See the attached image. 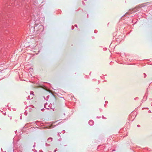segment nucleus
Wrapping results in <instances>:
<instances>
[{"label": "nucleus", "instance_id": "4be33fe9", "mask_svg": "<svg viewBox=\"0 0 152 152\" xmlns=\"http://www.w3.org/2000/svg\"><path fill=\"white\" fill-rule=\"evenodd\" d=\"M83 4L84 5L85 3H84V2L83 1Z\"/></svg>", "mask_w": 152, "mask_h": 152}, {"label": "nucleus", "instance_id": "f8f14e48", "mask_svg": "<svg viewBox=\"0 0 152 152\" xmlns=\"http://www.w3.org/2000/svg\"><path fill=\"white\" fill-rule=\"evenodd\" d=\"M97 32V30H95L94 31V33H96Z\"/></svg>", "mask_w": 152, "mask_h": 152}, {"label": "nucleus", "instance_id": "c9c22d12", "mask_svg": "<svg viewBox=\"0 0 152 152\" xmlns=\"http://www.w3.org/2000/svg\"><path fill=\"white\" fill-rule=\"evenodd\" d=\"M38 122V121H36V122Z\"/></svg>", "mask_w": 152, "mask_h": 152}, {"label": "nucleus", "instance_id": "9b49d317", "mask_svg": "<svg viewBox=\"0 0 152 152\" xmlns=\"http://www.w3.org/2000/svg\"><path fill=\"white\" fill-rule=\"evenodd\" d=\"M60 123H61V122H59L58 124H57L56 125H54V127H55L56 126H57L58 125V124H60Z\"/></svg>", "mask_w": 152, "mask_h": 152}, {"label": "nucleus", "instance_id": "a878e982", "mask_svg": "<svg viewBox=\"0 0 152 152\" xmlns=\"http://www.w3.org/2000/svg\"><path fill=\"white\" fill-rule=\"evenodd\" d=\"M145 108L147 109H148V107L146 108Z\"/></svg>", "mask_w": 152, "mask_h": 152}, {"label": "nucleus", "instance_id": "2eb2a0df", "mask_svg": "<svg viewBox=\"0 0 152 152\" xmlns=\"http://www.w3.org/2000/svg\"><path fill=\"white\" fill-rule=\"evenodd\" d=\"M65 132V131L64 130H63V131H62V133L64 134Z\"/></svg>", "mask_w": 152, "mask_h": 152}, {"label": "nucleus", "instance_id": "a211bd4d", "mask_svg": "<svg viewBox=\"0 0 152 152\" xmlns=\"http://www.w3.org/2000/svg\"><path fill=\"white\" fill-rule=\"evenodd\" d=\"M137 126L138 127H140V125H137Z\"/></svg>", "mask_w": 152, "mask_h": 152}, {"label": "nucleus", "instance_id": "e433bc0d", "mask_svg": "<svg viewBox=\"0 0 152 152\" xmlns=\"http://www.w3.org/2000/svg\"><path fill=\"white\" fill-rule=\"evenodd\" d=\"M143 99H142V100H143Z\"/></svg>", "mask_w": 152, "mask_h": 152}, {"label": "nucleus", "instance_id": "7ed1b4c3", "mask_svg": "<svg viewBox=\"0 0 152 152\" xmlns=\"http://www.w3.org/2000/svg\"><path fill=\"white\" fill-rule=\"evenodd\" d=\"M53 139L52 138H49L48 139V140L49 141H52Z\"/></svg>", "mask_w": 152, "mask_h": 152}, {"label": "nucleus", "instance_id": "bb28decb", "mask_svg": "<svg viewBox=\"0 0 152 152\" xmlns=\"http://www.w3.org/2000/svg\"><path fill=\"white\" fill-rule=\"evenodd\" d=\"M88 15H87V18H88Z\"/></svg>", "mask_w": 152, "mask_h": 152}, {"label": "nucleus", "instance_id": "dca6fc26", "mask_svg": "<svg viewBox=\"0 0 152 152\" xmlns=\"http://www.w3.org/2000/svg\"><path fill=\"white\" fill-rule=\"evenodd\" d=\"M75 27H77V25L75 24Z\"/></svg>", "mask_w": 152, "mask_h": 152}, {"label": "nucleus", "instance_id": "b1692460", "mask_svg": "<svg viewBox=\"0 0 152 152\" xmlns=\"http://www.w3.org/2000/svg\"><path fill=\"white\" fill-rule=\"evenodd\" d=\"M15 133H16L17 132V131H15Z\"/></svg>", "mask_w": 152, "mask_h": 152}, {"label": "nucleus", "instance_id": "c756f323", "mask_svg": "<svg viewBox=\"0 0 152 152\" xmlns=\"http://www.w3.org/2000/svg\"><path fill=\"white\" fill-rule=\"evenodd\" d=\"M151 100L152 101V99H151Z\"/></svg>", "mask_w": 152, "mask_h": 152}, {"label": "nucleus", "instance_id": "f257e3e1", "mask_svg": "<svg viewBox=\"0 0 152 152\" xmlns=\"http://www.w3.org/2000/svg\"><path fill=\"white\" fill-rule=\"evenodd\" d=\"M142 6H140L137 7H135L134 9L132 10L133 11V12H136L138 11L140 9V8L142 7Z\"/></svg>", "mask_w": 152, "mask_h": 152}, {"label": "nucleus", "instance_id": "ddd939ff", "mask_svg": "<svg viewBox=\"0 0 152 152\" xmlns=\"http://www.w3.org/2000/svg\"><path fill=\"white\" fill-rule=\"evenodd\" d=\"M74 26H72V29L73 30V29H74Z\"/></svg>", "mask_w": 152, "mask_h": 152}, {"label": "nucleus", "instance_id": "393cba45", "mask_svg": "<svg viewBox=\"0 0 152 152\" xmlns=\"http://www.w3.org/2000/svg\"><path fill=\"white\" fill-rule=\"evenodd\" d=\"M105 102H106V103H108V102H107V101H105Z\"/></svg>", "mask_w": 152, "mask_h": 152}, {"label": "nucleus", "instance_id": "412c9836", "mask_svg": "<svg viewBox=\"0 0 152 152\" xmlns=\"http://www.w3.org/2000/svg\"><path fill=\"white\" fill-rule=\"evenodd\" d=\"M20 119H22V117H21V116L20 117Z\"/></svg>", "mask_w": 152, "mask_h": 152}, {"label": "nucleus", "instance_id": "2f4dec72", "mask_svg": "<svg viewBox=\"0 0 152 152\" xmlns=\"http://www.w3.org/2000/svg\"><path fill=\"white\" fill-rule=\"evenodd\" d=\"M4 20H3V22H4Z\"/></svg>", "mask_w": 152, "mask_h": 152}, {"label": "nucleus", "instance_id": "7c9ffc66", "mask_svg": "<svg viewBox=\"0 0 152 152\" xmlns=\"http://www.w3.org/2000/svg\"><path fill=\"white\" fill-rule=\"evenodd\" d=\"M35 146V145H34L33 146V147H34Z\"/></svg>", "mask_w": 152, "mask_h": 152}, {"label": "nucleus", "instance_id": "6e6552de", "mask_svg": "<svg viewBox=\"0 0 152 152\" xmlns=\"http://www.w3.org/2000/svg\"><path fill=\"white\" fill-rule=\"evenodd\" d=\"M143 75H144V77H146V75L145 73H144L143 74Z\"/></svg>", "mask_w": 152, "mask_h": 152}, {"label": "nucleus", "instance_id": "72a5a7b5", "mask_svg": "<svg viewBox=\"0 0 152 152\" xmlns=\"http://www.w3.org/2000/svg\"><path fill=\"white\" fill-rule=\"evenodd\" d=\"M44 107H45V106H44Z\"/></svg>", "mask_w": 152, "mask_h": 152}, {"label": "nucleus", "instance_id": "f03ea898", "mask_svg": "<svg viewBox=\"0 0 152 152\" xmlns=\"http://www.w3.org/2000/svg\"><path fill=\"white\" fill-rule=\"evenodd\" d=\"M88 124L89 125L92 126L94 124V122L92 120H90L88 122Z\"/></svg>", "mask_w": 152, "mask_h": 152}, {"label": "nucleus", "instance_id": "f704fd0d", "mask_svg": "<svg viewBox=\"0 0 152 152\" xmlns=\"http://www.w3.org/2000/svg\"><path fill=\"white\" fill-rule=\"evenodd\" d=\"M144 97H145V96L143 97V99H144Z\"/></svg>", "mask_w": 152, "mask_h": 152}, {"label": "nucleus", "instance_id": "5701e85b", "mask_svg": "<svg viewBox=\"0 0 152 152\" xmlns=\"http://www.w3.org/2000/svg\"><path fill=\"white\" fill-rule=\"evenodd\" d=\"M100 117H97V118H100Z\"/></svg>", "mask_w": 152, "mask_h": 152}, {"label": "nucleus", "instance_id": "39448f33", "mask_svg": "<svg viewBox=\"0 0 152 152\" xmlns=\"http://www.w3.org/2000/svg\"><path fill=\"white\" fill-rule=\"evenodd\" d=\"M33 93H34V92L33 91H30V94L31 95L32 94L33 95H34Z\"/></svg>", "mask_w": 152, "mask_h": 152}, {"label": "nucleus", "instance_id": "aec40b11", "mask_svg": "<svg viewBox=\"0 0 152 152\" xmlns=\"http://www.w3.org/2000/svg\"><path fill=\"white\" fill-rule=\"evenodd\" d=\"M56 149L54 151V152H56Z\"/></svg>", "mask_w": 152, "mask_h": 152}, {"label": "nucleus", "instance_id": "473e14b6", "mask_svg": "<svg viewBox=\"0 0 152 152\" xmlns=\"http://www.w3.org/2000/svg\"><path fill=\"white\" fill-rule=\"evenodd\" d=\"M147 96H146V99H147Z\"/></svg>", "mask_w": 152, "mask_h": 152}, {"label": "nucleus", "instance_id": "4c0bfd02", "mask_svg": "<svg viewBox=\"0 0 152 152\" xmlns=\"http://www.w3.org/2000/svg\"><path fill=\"white\" fill-rule=\"evenodd\" d=\"M143 99H142V100H143Z\"/></svg>", "mask_w": 152, "mask_h": 152}, {"label": "nucleus", "instance_id": "0eeeda50", "mask_svg": "<svg viewBox=\"0 0 152 152\" xmlns=\"http://www.w3.org/2000/svg\"><path fill=\"white\" fill-rule=\"evenodd\" d=\"M26 111H27L26 110L24 113L25 115H27V113L26 112Z\"/></svg>", "mask_w": 152, "mask_h": 152}, {"label": "nucleus", "instance_id": "c85d7f7f", "mask_svg": "<svg viewBox=\"0 0 152 152\" xmlns=\"http://www.w3.org/2000/svg\"><path fill=\"white\" fill-rule=\"evenodd\" d=\"M144 108H142V110H143Z\"/></svg>", "mask_w": 152, "mask_h": 152}, {"label": "nucleus", "instance_id": "f3484780", "mask_svg": "<svg viewBox=\"0 0 152 152\" xmlns=\"http://www.w3.org/2000/svg\"><path fill=\"white\" fill-rule=\"evenodd\" d=\"M148 113H151V111L150 110H149L148 111Z\"/></svg>", "mask_w": 152, "mask_h": 152}, {"label": "nucleus", "instance_id": "9d476101", "mask_svg": "<svg viewBox=\"0 0 152 152\" xmlns=\"http://www.w3.org/2000/svg\"><path fill=\"white\" fill-rule=\"evenodd\" d=\"M45 145L46 146H50V145L49 144H48L47 143H45Z\"/></svg>", "mask_w": 152, "mask_h": 152}, {"label": "nucleus", "instance_id": "cd10ccee", "mask_svg": "<svg viewBox=\"0 0 152 152\" xmlns=\"http://www.w3.org/2000/svg\"><path fill=\"white\" fill-rule=\"evenodd\" d=\"M151 106H152V102L151 103Z\"/></svg>", "mask_w": 152, "mask_h": 152}, {"label": "nucleus", "instance_id": "4468645a", "mask_svg": "<svg viewBox=\"0 0 152 152\" xmlns=\"http://www.w3.org/2000/svg\"><path fill=\"white\" fill-rule=\"evenodd\" d=\"M102 118L103 119H106V118H104L103 115L102 116Z\"/></svg>", "mask_w": 152, "mask_h": 152}, {"label": "nucleus", "instance_id": "20e7f679", "mask_svg": "<svg viewBox=\"0 0 152 152\" xmlns=\"http://www.w3.org/2000/svg\"><path fill=\"white\" fill-rule=\"evenodd\" d=\"M33 98V97L31 98H30V96H28L27 98V99H31Z\"/></svg>", "mask_w": 152, "mask_h": 152}, {"label": "nucleus", "instance_id": "423d86ee", "mask_svg": "<svg viewBox=\"0 0 152 152\" xmlns=\"http://www.w3.org/2000/svg\"><path fill=\"white\" fill-rule=\"evenodd\" d=\"M138 99H139L138 97H136L134 99L135 100H138Z\"/></svg>", "mask_w": 152, "mask_h": 152}, {"label": "nucleus", "instance_id": "6ab92c4d", "mask_svg": "<svg viewBox=\"0 0 152 152\" xmlns=\"http://www.w3.org/2000/svg\"><path fill=\"white\" fill-rule=\"evenodd\" d=\"M44 108L42 109L41 110L42 111L43 110H44Z\"/></svg>", "mask_w": 152, "mask_h": 152}, {"label": "nucleus", "instance_id": "1a4fd4ad", "mask_svg": "<svg viewBox=\"0 0 152 152\" xmlns=\"http://www.w3.org/2000/svg\"><path fill=\"white\" fill-rule=\"evenodd\" d=\"M31 29H33V30H34V27H31L30 28V30Z\"/></svg>", "mask_w": 152, "mask_h": 152}]
</instances>
